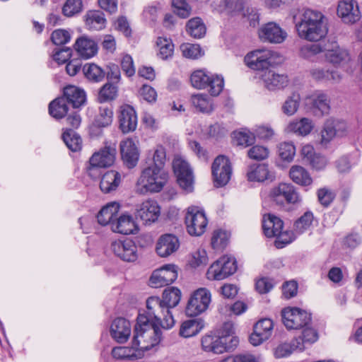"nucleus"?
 Masks as SVG:
<instances>
[{
  "label": "nucleus",
  "mask_w": 362,
  "mask_h": 362,
  "mask_svg": "<svg viewBox=\"0 0 362 362\" xmlns=\"http://www.w3.org/2000/svg\"><path fill=\"white\" fill-rule=\"evenodd\" d=\"M322 52V47L319 44L307 45L300 48V55L307 60L317 62L318 54Z\"/></svg>",
  "instance_id": "nucleus-51"
},
{
  "label": "nucleus",
  "mask_w": 362,
  "mask_h": 362,
  "mask_svg": "<svg viewBox=\"0 0 362 362\" xmlns=\"http://www.w3.org/2000/svg\"><path fill=\"white\" fill-rule=\"evenodd\" d=\"M293 23L298 35L303 40L317 42L328 33V23L326 16L320 11L303 8L293 16Z\"/></svg>",
  "instance_id": "nucleus-1"
},
{
  "label": "nucleus",
  "mask_w": 362,
  "mask_h": 362,
  "mask_svg": "<svg viewBox=\"0 0 362 362\" xmlns=\"http://www.w3.org/2000/svg\"><path fill=\"white\" fill-rule=\"evenodd\" d=\"M208 83L209 86L206 89L212 96H217L223 90L224 80L222 76L213 74Z\"/></svg>",
  "instance_id": "nucleus-58"
},
{
  "label": "nucleus",
  "mask_w": 362,
  "mask_h": 362,
  "mask_svg": "<svg viewBox=\"0 0 362 362\" xmlns=\"http://www.w3.org/2000/svg\"><path fill=\"white\" fill-rule=\"evenodd\" d=\"M177 278V267L175 264H165L153 272L149 284L151 287L160 288L173 283Z\"/></svg>",
  "instance_id": "nucleus-13"
},
{
  "label": "nucleus",
  "mask_w": 362,
  "mask_h": 362,
  "mask_svg": "<svg viewBox=\"0 0 362 362\" xmlns=\"http://www.w3.org/2000/svg\"><path fill=\"white\" fill-rule=\"evenodd\" d=\"M173 168L180 187L187 193L194 189V175L189 163L180 156H175Z\"/></svg>",
  "instance_id": "nucleus-9"
},
{
  "label": "nucleus",
  "mask_w": 362,
  "mask_h": 362,
  "mask_svg": "<svg viewBox=\"0 0 362 362\" xmlns=\"http://www.w3.org/2000/svg\"><path fill=\"white\" fill-rule=\"evenodd\" d=\"M213 74L205 69H198L193 71L190 76L192 86L197 89H206Z\"/></svg>",
  "instance_id": "nucleus-42"
},
{
  "label": "nucleus",
  "mask_w": 362,
  "mask_h": 362,
  "mask_svg": "<svg viewBox=\"0 0 362 362\" xmlns=\"http://www.w3.org/2000/svg\"><path fill=\"white\" fill-rule=\"evenodd\" d=\"M112 356L118 361H136L144 357V354L132 342L131 346H116L112 349Z\"/></svg>",
  "instance_id": "nucleus-29"
},
{
  "label": "nucleus",
  "mask_w": 362,
  "mask_h": 362,
  "mask_svg": "<svg viewBox=\"0 0 362 362\" xmlns=\"http://www.w3.org/2000/svg\"><path fill=\"white\" fill-rule=\"evenodd\" d=\"M156 45L158 48V56L160 59L166 60L173 57L174 44L170 38L158 37L156 40Z\"/></svg>",
  "instance_id": "nucleus-43"
},
{
  "label": "nucleus",
  "mask_w": 362,
  "mask_h": 362,
  "mask_svg": "<svg viewBox=\"0 0 362 362\" xmlns=\"http://www.w3.org/2000/svg\"><path fill=\"white\" fill-rule=\"evenodd\" d=\"M113 112L112 109L107 107L100 108L98 115L96 117L95 124L100 127H105L112 122Z\"/></svg>",
  "instance_id": "nucleus-59"
},
{
  "label": "nucleus",
  "mask_w": 362,
  "mask_h": 362,
  "mask_svg": "<svg viewBox=\"0 0 362 362\" xmlns=\"http://www.w3.org/2000/svg\"><path fill=\"white\" fill-rule=\"evenodd\" d=\"M139 141L133 138H126L121 141L119 150L122 159L128 168H134L139 161Z\"/></svg>",
  "instance_id": "nucleus-15"
},
{
  "label": "nucleus",
  "mask_w": 362,
  "mask_h": 362,
  "mask_svg": "<svg viewBox=\"0 0 362 362\" xmlns=\"http://www.w3.org/2000/svg\"><path fill=\"white\" fill-rule=\"evenodd\" d=\"M190 101L196 111L202 113L210 114L214 109L213 100L204 93L192 95Z\"/></svg>",
  "instance_id": "nucleus-37"
},
{
  "label": "nucleus",
  "mask_w": 362,
  "mask_h": 362,
  "mask_svg": "<svg viewBox=\"0 0 362 362\" xmlns=\"http://www.w3.org/2000/svg\"><path fill=\"white\" fill-rule=\"evenodd\" d=\"M132 332V326L127 320L118 317L114 320L110 326V335L118 343L126 342Z\"/></svg>",
  "instance_id": "nucleus-26"
},
{
  "label": "nucleus",
  "mask_w": 362,
  "mask_h": 362,
  "mask_svg": "<svg viewBox=\"0 0 362 362\" xmlns=\"http://www.w3.org/2000/svg\"><path fill=\"white\" fill-rule=\"evenodd\" d=\"M258 35L262 41L272 44H281L288 36L286 31L275 22L264 24L259 28Z\"/></svg>",
  "instance_id": "nucleus-14"
},
{
  "label": "nucleus",
  "mask_w": 362,
  "mask_h": 362,
  "mask_svg": "<svg viewBox=\"0 0 362 362\" xmlns=\"http://www.w3.org/2000/svg\"><path fill=\"white\" fill-rule=\"evenodd\" d=\"M83 2L81 0H66L62 7L64 16L71 17L82 11Z\"/></svg>",
  "instance_id": "nucleus-61"
},
{
  "label": "nucleus",
  "mask_w": 362,
  "mask_h": 362,
  "mask_svg": "<svg viewBox=\"0 0 362 362\" xmlns=\"http://www.w3.org/2000/svg\"><path fill=\"white\" fill-rule=\"evenodd\" d=\"M283 221L274 215L267 214L263 216L262 229L264 235L268 238L278 235L283 228Z\"/></svg>",
  "instance_id": "nucleus-34"
},
{
  "label": "nucleus",
  "mask_w": 362,
  "mask_h": 362,
  "mask_svg": "<svg viewBox=\"0 0 362 362\" xmlns=\"http://www.w3.org/2000/svg\"><path fill=\"white\" fill-rule=\"evenodd\" d=\"M122 182L121 174L116 170H108L101 177L100 188L104 193L115 191Z\"/></svg>",
  "instance_id": "nucleus-33"
},
{
  "label": "nucleus",
  "mask_w": 362,
  "mask_h": 362,
  "mask_svg": "<svg viewBox=\"0 0 362 362\" xmlns=\"http://www.w3.org/2000/svg\"><path fill=\"white\" fill-rule=\"evenodd\" d=\"M111 230L114 233L129 235L136 234L139 231V227L132 215L123 214L113 221Z\"/></svg>",
  "instance_id": "nucleus-27"
},
{
  "label": "nucleus",
  "mask_w": 362,
  "mask_h": 362,
  "mask_svg": "<svg viewBox=\"0 0 362 362\" xmlns=\"http://www.w3.org/2000/svg\"><path fill=\"white\" fill-rule=\"evenodd\" d=\"M119 208L120 206L117 202H110L103 206L97 216L98 223L102 226L109 224L112 228V223L117 218Z\"/></svg>",
  "instance_id": "nucleus-32"
},
{
  "label": "nucleus",
  "mask_w": 362,
  "mask_h": 362,
  "mask_svg": "<svg viewBox=\"0 0 362 362\" xmlns=\"http://www.w3.org/2000/svg\"><path fill=\"white\" fill-rule=\"evenodd\" d=\"M247 177L251 182H264L273 177L268 165L263 164H254L248 168Z\"/></svg>",
  "instance_id": "nucleus-36"
},
{
  "label": "nucleus",
  "mask_w": 362,
  "mask_h": 362,
  "mask_svg": "<svg viewBox=\"0 0 362 362\" xmlns=\"http://www.w3.org/2000/svg\"><path fill=\"white\" fill-rule=\"evenodd\" d=\"M62 139L66 146L72 151H77L81 148V139L71 129L65 131L62 135Z\"/></svg>",
  "instance_id": "nucleus-52"
},
{
  "label": "nucleus",
  "mask_w": 362,
  "mask_h": 362,
  "mask_svg": "<svg viewBox=\"0 0 362 362\" xmlns=\"http://www.w3.org/2000/svg\"><path fill=\"white\" fill-rule=\"evenodd\" d=\"M83 71L85 77L90 81L98 83L105 76V71L95 64H86L83 66Z\"/></svg>",
  "instance_id": "nucleus-44"
},
{
  "label": "nucleus",
  "mask_w": 362,
  "mask_h": 362,
  "mask_svg": "<svg viewBox=\"0 0 362 362\" xmlns=\"http://www.w3.org/2000/svg\"><path fill=\"white\" fill-rule=\"evenodd\" d=\"M181 296L179 288L170 287L163 291L162 299L156 296L149 297L146 300L147 314L159 320L163 329H171L175 325V320L170 309L178 305Z\"/></svg>",
  "instance_id": "nucleus-2"
},
{
  "label": "nucleus",
  "mask_w": 362,
  "mask_h": 362,
  "mask_svg": "<svg viewBox=\"0 0 362 362\" xmlns=\"http://www.w3.org/2000/svg\"><path fill=\"white\" fill-rule=\"evenodd\" d=\"M296 154V147L291 142H284L279 144V157L288 162L293 160Z\"/></svg>",
  "instance_id": "nucleus-63"
},
{
  "label": "nucleus",
  "mask_w": 362,
  "mask_h": 362,
  "mask_svg": "<svg viewBox=\"0 0 362 362\" xmlns=\"http://www.w3.org/2000/svg\"><path fill=\"white\" fill-rule=\"evenodd\" d=\"M84 18L86 26L89 30H100L105 27L106 19L105 15L100 11H88Z\"/></svg>",
  "instance_id": "nucleus-38"
},
{
  "label": "nucleus",
  "mask_w": 362,
  "mask_h": 362,
  "mask_svg": "<svg viewBox=\"0 0 362 362\" xmlns=\"http://www.w3.org/2000/svg\"><path fill=\"white\" fill-rule=\"evenodd\" d=\"M51 39L54 44L62 45L70 41L71 35L67 30L58 29L52 32Z\"/></svg>",
  "instance_id": "nucleus-64"
},
{
  "label": "nucleus",
  "mask_w": 362,
  "mask_h": 362,
  "mask_svg": "<svg viewBox=\"0 0 362 362\" xmlns=\"http://www.w3.org/2000/svg\"><path fill=\"white\" fill-rule=\"evenodd\" d=\"M314 127L312 119L307 117H302L300 119H293L286 127L288 133H293L298 136H305L308 135Z\"/></svg>",
  "instance_id": "nucleus-30"
},
{
  "label": "nucleus",
  "mask_w": 362,
  "mask_h": 362,
  "mask_svg": "<svg viewBox=\"0 0 362 362\" xmlns=\"http://www.w3.org/2000/svg\"><path fill=\"white\" fill-rule=\"evenodd\" d=\"M148 157L153 161V163L149 166L164 168L166 161V152L163 146H157L152 151L148 153Z\"/></svg>",
  "instance_id": "nucleus-55"
},
{
  "label": "nucleus",
  "mask_w": 362,
  "mask_h": 362,
  "mask_svg": "<svg viewBox=\"0 0 362 362\" xmlns=\"http://www.w3.org/2000/svg\"><path fill=\"white\" fill-rule=\"evenodd\" d=\"M229 234L221 229L215 230L211 237V246L215 250L223 249L228 241Z\"/></svg>",
  "instance_id": "nucleus-54"
},
{
  "label": "nucleus",
  "mask_w": 362,
  "mask_h": 362,
  "mask_svg": "<svg viewBox=\"0 0 362 362\" xmlns=\"http://www.w3.org/2000/svg\"><path fill=\"white\" fill-rule=\"evenodd\" d=\"M337 15L345 23H354L361 18L358 6L355 0H341L338 3Z\"/></svg>",
  "instance_id": "nucleus-22"
},
{
  "label": "nucleus",
  "mask_w": 362,
  "mask_h": 362,
  "mask_svg": "<svg viewBox=\"0 0 362 362\" xmlns=\"http://www.w3.org/2000/svg\"><path fill=\"white\" fill-rule=\"evenodd\" d=\"M185 223L187 231L190 235L201 236L206 231L208 219L202 209L190 206L186 210Z\"/></svg>",
  "instance_id": "nucleus-5"
},
{
  "label": "nucleus",
  "mask_w": 362,
  "mask_h": 362,
  "mask_svg": "<svg viewBox=\"0 0 362 362\" xmlns=\"http://www.w3.org/2000/svg\"><path fill=\"white\" fill-rule=\"evenodd\" d=\"M186 31L190 36L194 38H201L206 33V27L202 19L196 17L187 21Z\"/></svg>",
  "instance_id": "nucleus-45"
},
{
  "label": "nucleus",
  "mask_w": 362,
  "mask_h": 362,
  "mask_svg": "<svg viewBox=\"0 0 362 362\" xmlns=\"http://www.w3.org/2000/svg\"><path fill=\"white\" fill-rule=\"evenodd\" d=\"M214 182L217 187L226 185L232 175V168L229 159L224 156H218L211 166Z\"/></svg>",
  "instance_id": "nucleus-12"
},
{
  "label": "nucleus",
  "mask_w": 362,
  "mask_h": 362,
  "mask_svg": "<svg viewBox=\"0 0 362 362\" xmlns=\"http://www.w3.org/2000/svg\"><path fill=\"white\" fill-rule=\"evenodd\" d=\"M299 94L293 93L287 98L281 106V110L287 116H293L296 113L300 105Z\"/></svg>",
  "instance_id": "nucleus-50"
},
{
  "label": "nucleus",
  "mask_w": 362,
  "mask_h": 362,
  "mask_svg": "<svg viewBox=\"0 0 362 362\" xmlns=\"http://www.w3.org/2000/svg\"><path fill=\"white\" fill-rule=\"evenodd\" d=\"M118 93V87L110 83H106L100 89L98 100L100 103H105L115 100Z\"/></svg>",
  "instance_id": "nucleus-48"
},
{
  "label": "nucleus",
  "mask_w": 362,
  "mask_h": 362,
  "mask_svg": "<svg viewBox=\"0 0 362 362\" xmlns=\"http://www.w3.org/2000/svg\"><path fill=\"white\" fill-rule=\"evenodd\" d=\"M333 125L332 118L327 119L325 122L321 131L320 144L322 145L327 146L335 136H337Z\"/></svg>",
  "instance_id": "nucleus-57"
},
{
  "label": "nucleus",
  "mask_w": 362,
  "mask_h": 362,
  "mask_svg": "<svg viewBox=\"0 0 362 362\" xmlns=\"http://www.w3.org/2000/svg\"><path fill=\"white\" fill-rule=\"evenodd\" d=\"M68 112V106L64 98H58L49 103V112L56 119H61Z\"/></svg>",
  "instance_id": "nucleus-46"
},
{
  "label": "nucleus",
  "mask_w": 362,
  "mask_h": 362,
  "mask_svg": "<svg viewBox=\"0 0 362 362\" xmlns=\"http://www.w3.org/2000/svg\"><path fill=\"white\" fill-rule=\"evenodd\" d=\"M180 247L178 238L171 233L160 235L156 244V252L160 257H168L177 251Z\"/></svg>",
  "instance_id": "nucleus-21"
},
{
  "label": "nucleus",
  "mask_w": 362,
  "mask_h": 362,
  "mask_svg": "<svg viewBox=\"0 0 362 362\" xmlns=\"http://www.w3.org/2000/svg\"><path fill=\"white\" fill-rule=\"evenodd\" d=\"M291 180L297 185L309 186L313 182L310 173L300 165H293L289 170Z\"/></svg>",
  "instance_id": "nucleus-39"
},
{
  "label": "nucleus",
  "mask_w": 362,
  "mask_h": 362,
  "mask_svg": "<svg viewBox=\"0 0 362 362\" xmlns=\"http://www.w3.org/2000/svg\"><path fill=\"white\" fill-rule=\"evenodd\" d=\"M189 263L194 268L206 265L208 263V256L206 250L199 248L192 252Z\"/></svg>",
  "instance_id": "nucleus-62"
},
{
  "label": "nucleus",
  "mask_w": 362,
  "mask_h": 362,
  "mask_svg": "<svg viewBox=\"0 0 362 362\" xmlns=\"http://www.w3.org/2000/svg\"><path fill=\"white\" fill-rule=\"evenodd\" d=\"M313 221V214L310 211L305 212L294 224L296 233L299 235L308 230Z\"/></svg>",
  "instance_id": "nucleus-56"
},
{
  "label": "nucleus",
  "mask_w": 362,
  "mask_h": 362,
  "mask_svg": "<svg viewBox=\"0 0 362 362\" xmlns=\"http://www.w3.org/2000/svg\"><path fill=\"white\" fill-rule=\"evenodd\" d=\"M274 324L272 320L264 318L259 320L254 326V331L250 337L253 346H259L272 335Z\"/></svg>",
  "instance_id": "nucleus-23"
},
{
  "label": "nucleus",
  "mask_w": 362,
  "mask_h": 362,
  "mask_svg": "<svg viewBox=\"0 0 362 362\" xmlns=\"http://www.w3.org/2000/svg\"><path fill=\"white\" fill-rule=\"evenodd\" d=\"M211 302V291L206 288H199L190 295L185 309L186 314L197 316L209 308Z\"/></svg>",
  "instance_id": "nucleus-8"
},
{
  "label": "nucleus",
  "mask_w": 362,
  "mask_h": 362,
  "mask_svg": "<svg viewBox=\"0 0 362 362\" xmlns=\"http://www.w3.org/2000/svg\"><path fill=\"white\" fill-rule=\"evenodd\" d=\"M180 49L184 57L191 59H197L204 54L201 47L197 44L183 43L180 45Z\"/></svg>",
  "instance_id": "nucleus-53"
},
{
  "label": "nucleus",
  "mask_w": 362,
  "mask_h": 362,
  "mask_svg": "<svg viewBox=\"0 0 362 362\" xmlns=\"http://www.w3.org/2000/svg\"><path fill=\"white\" fill-rule=\"evenodd\" d=\"M316 115H328L330 111V101L327 95L320 91H316L307 97Z\"/></svg>",
  "instance_id": "nucleus-28"
},
{
  "label": "nucleus",
  "mask_w": 362,
  "mask_h": 362,
  "mask_svg": "<svg viewBox=\"0 0 362 362\" xmlns=\"http://www.w3.org/2000/svg\"><path fill=\"white\" fill-rule=\"evenodd\" d=\"M168 180V173L158 166H148L141 173L136 182V191L140 194L160 192Z\"/></svg>",
  "instance_id": "nucleus-4"
},
{
  "label": "nucleus",
  "mask_w": 362,
  "mask_h": 362,
  "mask_svg": "<svg viewBox=\"0 0 362 362\" xmlns=\"http://www.w3.org/2000/svg\"><path fill=\"white\" fill-rule=\"evenodd\" d=\"M282 320L287 329H297L308 326L311 321L310 315L298 308H286L281 311Z\"/></svg>",
  "instance_id": "nucleus-11"
},
{
  "label": "nucleus",
  "mask_w": 362,
  "mask_h": 362,
  "mask_svg": "<svg viewBox=\"0 0 362 362\" xmlns=\"http://www.w3.org/2000/svg\"><path fill=\"white\" fill-rule=\"evenodd\" d=\"M234 142L244 147L253 144L255 141V133L248 129H243L239 132H234L233 134Z\"/></svg>",
  "instance_id": "nucleus-49"
},
{
  "label": "nucleus",
  "mask_w": 362,
  "mask_h": 362,
  "mask_svg": "<svg viewBox=\"0 0 362 362\" xmlns=\"http://www.w3.org/2000/svg\"><path fill=\"white\" fill-rule=\"evenodd\" d=\"M173 12L182 18H187L189 16L192 7L185 0H172Z\"/></svg>",
  "instance_id": "nucleus-60"
},
{
  "label": "nucleus",
  "mask_w": 362,
  "mask_h": 362,
  "mask_svg": "<svg viewBox=\"0 0 362 362\" xmlns=\"http://www.w3.org/2000/svg\"><path fill=\"white\" fill-rule=\"evenodd\" d=\"M274 59V52L268 49H257L247 54L244 61L250 69L259 71V76L269 69Z\"/></svg>",
  "instance_id": "nucleus-10"
},
{
  "label": "nucleus",
  "mask_w": 362,
  "mask_h": 362,
  "mask_svg": "<svg viewBox=\"0 0 362 362\" xmlns=\"http://www.w3.org/2000/svg\"><path fill=\"white\" fill-rule=\"evenodd\" d=\"M324 51L327 61L334 66H342L350 61L349 52L335 42L330 44Z\"/></svg>",
  "instance_id": "nucleus-25"
},
{
  "label": "nucleus",
  "mask_w": 362,
  "mask_h": 362,
  "mask_svg": "<svg viewBox=\"0 0 362 362\" xmlns=\"http://www.w3.org/2000/svg\"><path fill=\"white\" fill-rule=\"evenodd\" d=\"M204 327L203 322L198 319H191L184 321L180 328V335L189 338L198 334Z\"/></svg>",
  "instance_id": "nucleus-41"
},
{
  "label": "nucleus",
  "mask_w": 362,
  "mask_h": 362,
  "mask_svg": "<svg viewBox=\"0 0 362 362\" xmlns=\"http://www.w3.org/2000/svg\"><path fill=\"white\" fill-rule=\"evenodd\" d=\"M160 214V208L156 201L146 199L137 205L136 216L144 224H151L156 222Z\"/></svg>",
  "instance_id": "nucleus-16"
},
{
  "label": "nucleus",
  "mask_w": 362,
  "mask_h": 362,
  "mask_svg": "<svg viewBox=\"0 0 362 362\" xmlns=\"http://www.w3.org/2000/svg\"><path fill=\"white\" fill-rule=\"evenodd\" d=\"M74 47L78 54L85 59L94 57L98 50L96 42L86 37L78 38L75 42Z\"/></svg>",
  "instance_id": "nucleus-31"
},
{
  "label": "nucleus",
  "mask_w": 362,
  "mask_h": 362,
  "mask_svg": "<svg viewBox=\"0 0 362 362\" xmlns=\"http://www.w3.org/2000/svg\"><path fill=\"white\" fill-rule=\"evenodd\" d=\"M115 155L116 144L105 142L104 147L94 153L90 160L93 165L100 168H107L114 163Z\"/></svg>",
  "instance_id": "nucleus-20"
},
{
  "label": "nucleus",
  "mask_w": 362,
  "mask_h": 362,
  "mask_svg": "<svg viewBox=\"0 0 362 362\" xmlns=\"http://www.w3.org/2000/svg\"><path fill=\"white\" fill-rule=\"evenodd\" d=\"M159 320L147 313L139 314L134 329L133 344L145 355L146 351L158 346L161 341L162 332Z\"/></svg>",
  "instance_id": "nucleus-3"
},
{
  "label": "nucleus",
  "mask_w": 362,
  "mask_h": 362,
  "mask_svg": "<svg viewBox=\"0 0 362 362\" xmlns=\"http://www.w3.org/2000/svg\"><path fill=\"white\" fill-rule=\"evenodd\" d=\"M236 270L235 258L230 255H223L209 267L206 272V278L209 280H223L233 274Z\"/></svg>",
  "instance_id": "nucleus-6"
},
{
  "label": "nucleus",
  "mask_w": 362,
  "mask_h": 362,
  "mask_svg": "<svg viewBox=\"0 0 362 362\" xmlns=\"http://www.w3.org/2000/svg\"><path fill=\"white\" fill-rule=\"evenodd\" d=\"M269 196L273 202L281 206L285 204L298 205L302 202L298 192L290 183L282 182L274 187L270 191Z\"/></svg>",
  "instance_id": "nucleus-7"
},
{
  "label": "nucleus",
  "mask_w": 362,
  "mask_h": 362,
  "mask_svg": "<svg viewBox=\"0 0 362 362\" xmlns=\"http://www.w3.org/2000/svg\"><path fill=\"white\" fill-rule=\"evenodd\" d=\"M233 334L234 325L231 322L223 323L217 334L220 337H224L226 342L229 343L232 346V349L236 346L239 341L238 337L233 336Z\"/></svg>",
  "instance_id": "nucleus-47"
},
{
  "label": "nucleus",
  "mask_w": 362,
  "mask_h": 362,
  "mask_svg": "<svg viewBox=\"0 0 362 362\" xmlns=\"http://www.w3.org/2000/svg\"><path fill=\"white\" fill-rule=\"evenodd\" d=\"M202 349L205 352L221 354L232 349L224 337L217 334H205L201 339Z\"/></svg>",
  "instance_id": "nucleus-18"
},
{
  "label": "nucleus",
  "mask_w": 362,
  "mask_h": 362,
  "mask_svg": "<svg viewBox=\"0 0 362 362\" xmlns=\"http://www.w3.org/2000/svg\"><path fill=\"white\" fill-rule=\"evenodd\" d=\"M305 349V346L298 339H294L289 343H284L279 344L274 351L276 358H284L288 356L294 351L298 350L302 351Z\"/></svg>",
  "instance_id": "nucleus-40"
},
{
  "label": "nucleus",
  "mask_w": 362,
  "mask_h": 362,
  "mask_svg": "<svg viewBox=\"0 0 362 362\" xmlns=\"http://www.w3.org/2000/svg\"><path fill=\"white\" fill-rule=\"evenodd\" d=\"M119 129L124 133L134 132L137 126V117L134 109L129 105H123L118 112Z\"/></svg>",
  "instance_id": "nucleus-24"
},
{
  "label": "nucleus",
  "mask_w": 362,
  "mask_h": 362,
  "mask_svg": "<svg viewBox=\"0 0 362 362\" xmlns=\"http://www.w3.org/2000/svg\"><path fill=\"white\" fill-rule=\"evenodd\" d=\"M263 86L269 90H279L284 88L288 84L287 75L279 74L269 69L259 76Z\"/></svg>",
  "instance_id": "nucleus-19"
},
{
  "label": "nucleus",
  "mask_w": 362,
  "mask_h": 362,
  "mask_svg": "<svg viewBox=\"0 0 362 362\" xmlns=\"http://www.w3.org/2000/svg\"><path fill=\"white\" fill-rule=\"evenodd\" d=\"M111 250L117 257L125 262H134L138 257L137 247L129 239L112 242Z\"/></svg>",
  "instance_id": "nucleus-17"
},
{
  "label": "nucleus",
  "mask_w": 362,
  "mask_h": 362,
  "mask_svg": "<svg viewBox=\"0 0 362 362\" xmlns=\"http://www.w3.org/2000/svg\"><path fill=\"white\" fill-rule=\"evenodd\" d=\"M63 98L74 107H78L85 103L86 95L83 89L75 86H68L64 89Z\"/></svg>",
  "instance_id": "nucleus-35"
}]
</instances>
